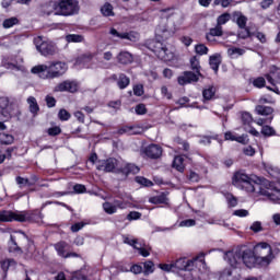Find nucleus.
Segmentation results:
<instances>
[{
	"label": "nucleus",
	"mask_w": 280,
	"mask_h": 280,
	"mask_svg": "<svg viewBox=\"0 0 280 280\" xmlns=\"http://www.w3.org/2000/svg\"><path fill=\"white\" fill-rule=\"evenodd\" d=\"M43 14L49 16L50 14H55V16H59L58 14V2L50 1L42 7Z\"/></svg>",
	"instance_id": "a211bd4d"
},
{
	"label": "nucleus",
	"mask_w": 280,
	"mask_h": 280,
	"mask_svg": "<svg viewBox=\"0 0 280 280\" xmlns=\"http://www.w3.org/2000/svg\"><path fill=\"white\" fill-rule=\"evenodd\" d=\"M117 84L119 89H126L130 84V78L126 77V74H120Z\"/></svg>",
	"instance_id": "4c0bfd02"
},
{
	"label": "nucleus",
	"mask_w": 280,
	"mask_h": 280,
	"mask_svg": "<svg viewBox=\"0 0 280 280\" xmlns=\"http://www.w3.org/2000/svg\"><path fill=\"white\" fill-rule=\"evenodd\" d=\"M203 100L205 102L209 100H213V96L215 95V88L210 86L202 91Z\"/></svg>",
	"instance_id": "e433bc0d"
},
{
	"label": "nucleus",
	"mask_w": 280,
	"mask_h": 280,
	"mask_svg": "<svg viewBox=\"0 0 280 280\" xmlns=\"http://www.w3.org/2000/svg\"><path fill=\"white\" fill-rule=\"evenodd\" d=\"M141 218V213L137 211H132L127 215L128 220H139Z\"/></svg>",
	"instance_id": "774afa93"
},
{
	"label": "nucleus",
	"mask_w": 280,
	"mask_h": 280,
	"mask_svg": "<svg viewBox=\"0 0 280 280\" xmlns=\"http://www.w3.org/2000/svg\"><path fill=\"white\" fill-rule=\"evenodd\" d=\"M144 154L150 159H159L163 154V149L159 144H150L144 149Z\"/></svg>",
	"instance_id": "f3484780"
},
{
	"label": "nucleus",
	"mask_w": 280,
	"mask_h": 280,
	"mask_svg": "<svg viewBox=\"0 0 280 280\" xmlns=\"http://www.w3.org/2000/svg\"><path fill=\"white\" fill-rule=\"evenodd\" d=\"M178 226L180 228V229H189V228H191V226H196V220H194V219H187V220H184V221H182L179 224H178Z\"/></svg>",
	"instance_id": "8fccbe9b"
},
{
	"label": "nucleus",
	"mask_w": 280,
	"mask_h": 280,
	"mask_svg": "<svg viewBox=\"0 0 280 280\" xmlns=\"http://www.w3.org/2000/svg\"><path fill=\"white\" fill-rule=\"evenodd\" d=\"M224 137L225 141H237V143H246V141H248L246 136H237L231 131L225 132Z\"/></svg>",
	"instance_id": "aec40b11"
},
{
	"label": "nucleus",
	"mask_w": 280,
	"mask_h": 280,
	"mask_svg": "<svg viewBox=\"0 0 280 280\" xmlns=\"http://www.w3.org/2000/svg\"><path fill=\"white\" fill-rule=\"evenodd\" d=\"M224 259L231 266V268L224 269L221 272L219 280L222 279V276L228 271L237 272L240 279H242V275L240 273L242 266H246V268H256V266L266 268L272 264L275 254H272V247L270 244L258 243L254 246L253 250L236 248L228 252L224 255Z\"/></svg>",
	"instance_id": "f257e3e1"
},
{
	"label": "nucleus",
	"mask_w": 280,
	"mask_h": 280,
	"mask_svg": "<svg viewBox=\"0 0 280 280\" xmlns=\"http://www.w3.org/2000/svg\"><path fill=\"white\" fill-rule=\"evenodd\" d=\"M124 243L136 248V250H138L139 255H141L142 257H150V247H145V246L139 244V242L137 240H135L130 236H125Z\"/></svg>",
	"instance_id": "ddd939ff"
},
{
	"label": "nucleus",
	"mask_w": 280,
	"mask_h": 280,
	"mask_svg": "<svg viewBox=\"0 0 280 280\" xmlns=\"http://www.w3.org/2000/svg\"><path fill=\"white\" fill-rule=\"evenodd\" d=\"M36 176H34L32 179L23 178V177H16V183L20 185V187H32V185L36 184Z\"/></svg>",
	"instance_id": "cd10ccee"
},
{
	"label": "nucleus",
	"mask_w": 280,
	"mask_h": 280,
	"mask_svg": "<svg viewBox=\"0 0 280 280\" xmlns=\"http://www.w3.org/2000/svg\"><path fill=\"white\" fill-rule=\"evenodd\" d=\"M109 34L114 38H120L122 40H130L131 43H137L139 40V33L137 32H129V33H119L115 28H110Z\"/></svg>",
	"instance_id": "4468645a"
},
{
	"label": "nucleus",
	"mask_w": 280,
	"mask_h": 280,
	"mask_svg": "<svg viewBox=\"0 0 280 280\" xmlns=\"http://www.w3.org/2000/svg\"><path fill=\"white\" fill-rule=\"evenodd\" d=\"M232 185L237 189H243L247 194H259L265 196L271 202L280 205V188L275 187V183L262 180L256 175L248 176L244 171L236 172L232 177Z\"/></svg>",
	"instance_id": "f03ea898"
},
{
	"label": "nucleus",
	"mask_w": 280,
	"mask_h": 280,
	"mask_svg": "<svg viewBox=\"0 0 280 280\" xmlns=\"http://www.w3.org/2000/svg\"><path fill=\"white\" fill-rule=\"evenodd\" d=\"M67 43H82L84 40V36L78 34H69L66 36Z\"/></svg>",
	"instance_id": "a19ab883"
},
{
	"label": "nucleus",
	"mask_w": 280,
	"mask_h": 280,
	"mask_svg": "<svg viewBox=\"0 0 280 280\" xmlns=\"http://www.w3.org/2000/svg\"><path fill=\"white\" fill-rule=\"evenodd\" d=\"M175 275L187 272L188 276L184 280H209V269L205 261V253H199L191 259L179 257L173 261Z\"/></svg>",
	"instance_id": "7ed1b4c3"
},
{
	"label": "nucleus",
	"mask_w": 280,
	"mask_h": 280,
	"mask_svg": "<svg viewBox=\"0 0 280 280\" xmlns=\"http://www.w3.org/2000/svg\"><path fill=\"white\" fill-rule=\"evenodd\" d=\"M144 275H152L154 272V262L148 260L143 264Z\"/></svg>",
	"instance_id": "5fc2aeb1"
},
{
	"label": "nucleus",
	"mask_w": 280,
	"mask_h": 280,
	"mask_svg": "<svg viewBox=\"0 0 280 280\" xmlns=\"http://www.w3.org/2000/svg\"><path fill=\"white\" fill-rule=\"evenodd\" d=\"M119 135H141L142 129L141 127L137 126H126L119 129Z\"/></svg>",
	"instance_id": "4be33fe9"
},
{
	"label": "nucleus",
	"mask_w": 280,
	"mask_h": 280,
	"mask_svg": "<svg viewBox=\"0 0 280 280\" xmlns=\"http://www.w3.org/2000/svg\"><path fill=\"white\" fill-rule=\"evenodd\" d=\"M0 143L2 145H11V143H14V136L5 132L0 133Z\"/></svg>",
	"instance_id": "c756f323"
},
{
	"label": "nucleus",
	"mask_w": 280,
	"mask_h": 280,
	"mask_svg": "<svg viewBox=\"0 0 280 280\" xmlns=\"http://www.w3.org/2000/svg\"><path fill=\"white\" fill-rule=\"evenodd\" d=\"M101 12L103 16H115V12H113V5L106 2L102 8Z\"/></svg>",
	"instance_id": "f704fd0d"
},
{
	"label": "nucleus",
	"mask_w": 280,
	"mask_h": 280,
	"mask_svg": "<svg viewBox=\"0 0 280 280\" xmlns=\"http://www.w3.org/2000/svg\"><path fill=\"white\" fill-rule=\"evenodd\" d=\"M256 89H264L266 86V79L264 77H258L249 81Z\"/></svg>",
	"instance_id": "de8ad7c7"
},
{
	"label": "nucleus",
	"mask_w": 280,
	"mask_h": 280,
	"mask_svg": "<svg viewBox=\"0 0 280 280\" xmlns=\"http://www.w3.org/2000/svg\"><path fill=\"white\" fill-rule=\"evenodd\" d=\"M2 67H4V69H10L11 71H23L24 68L23 66H16V63H12L10 61H7L5 59H2L1 61Z\"/></svg>",
	"instance_id": "2f4dec72"
},
{
	"label": "nucleus",
	"mask_w": 280,
	"mask_h": 280,
	"mask_svg": "<svg viewBox=\"0 0 280 280\" xmlns=\"http://www.w3.org/2000/svg\"><path fill=\"white\" fill-rule=\"evenodd\" d=\"M246 51L242 48H237V47H232L228 49V54L230 56V58H240V56H244Z\"/></svg>",
	"instance_id": "473e14b6"
},
{
	"label": "nucleus",
	"mask_w": 280,
	"mask_h": 280,
	"mask_svg": "<svg viewBox=\"0 0 280 280\" xmlns=\"http://www.w3.org/2000/svg\"><path fill=\"white\" fill-rule=\"evenodd\" d=\"M256 113L258 115H265L268 116L272 113V107L264 106V105H258L256 106Z\"/></svg>",
	"instance_id": "37998d69"
},
{
	"label": "nucleus",
	"mask_w": 280,
	"mask_h": 280,
	"mask_svg": "<svg viewBox=\"0 0 280 280\" xmlns=\"http://www.w3.org/2000/svg\"><path fill=\"white\" fill-rule=\"evenodd\" d=\"M261 135H264L265 137H275L276 135L275 128L270 126H262Z\"/></svg>",
	"instance_id": "09e8293b"
},
{
	"label": "nucleus",
	"mask_w": 280,
	"mask_h": 280,
	"mask_svg": "<svg viewBox=\"0 0 280 280\" xmlns=\"http://www.w3.org/2000/svg\"><path fill=\"white\" fill-rule=\"evenodd\" d=\"M14 25H19V19L16 18H9L2 23V27H4V30H10V27H14Z\"/></svg>",
	"instance_id": "58836bf2"
},
{
	"label": "nucleus",
	"mask_w": 280,
	"mask_h": 280,
	"mask_svg": "<svg viewBox=\"0 0 280 280\" xmlns=\"http://www.w3.org/2000/svg\"><path fill=\"white\" fill-rule=\"evenodd\" d=\"M266 80L269 84H271V86L268 85L267 89L279 95V88H277V84H280V68L272 66L269 73L266 74Z\"/></svg>",
	"instance_id": "9d476101"
},
{
	"label": "nucleus",
	"mask_w": 280,
	"mask_h": 280,
	"mask_svg": "<svg viewBox=\"0 0 280 280\" xmlns=\"http://www.w3.org/2000/svg\"><path fill=\"white\" fill-rule=\"evenodd\" d=\"M136 183L139 185H142L143 187H152V180L145 178V177H136Z\"/></svg>",
	"instance_id": "603ef678"
},
{
	"label": "nucleus",
	"mask_w": 280,
	"mask_h": 280,
	"mask_svg": "<svg viewBox=\"0 0 280 280\" xmlns=\"http://www.w3.org/2000/svg\"><path fill=\"white\" fill-rule=\"evenodd\" d=\"M241 121L246 132H249V135H253L254 137H259V131L253 128V116L250 115V113L243 112L241 114Z\"/></svg>",
	"instance_id": "f8f14e48"
},
{
	"label": "nucleus",
	"mask_w": 280,
	"mask_h": 280,
	"mask_svg": "<svg viewBox=\"0 0 280 280\" xmlns=\"http://www.w3.org/2000/svg\"><path fill=\"white\" fill-rule=\"evenodd\" d=\"M80 7L75 0H61L58 2L57 14L59 16H71V14H78Z\"/></svg>",
	"instance_id": "6e6552de"
},
{
	"label": "nucleus",
	"mask_w": 280,
	"mask_h": 280,
	"mask_svg": "<svg viewBox=\"0 0 280 280\" xmlns=\"http://www.w3.org/2000/svg\"><path fill=\"white\" fill-rule=\"evenodd\" d=\"M145 113H148V109L145 108L144 104H138L136 106V114L137 115H145Z\"/></svg>",
	"instance_id": "052dcab7"
},
{
	"label": "nucleus",
	"mask_w": 280,
	"mask_h": 280,
	"mask_svg": "<svg viewBox=\"0 0 280 280\" xmlns=\"http://www.w3.org/2000/svg\"><path fill=\"white\" fill-rule=\"evenodd\" d=\"M224 198L226 199L228 207H237V198L233 194L225 192Z\"/></svg>",
	"instance_id": "c03bdc74"
},
{
	"label": "nucleus",
	"mask_w": 280,
	"mask_h": 280,
	"mask_svg": "<svg viewBox=\"0 0 280 280\" xmlns=\"http://www.w3.org/2000/svg\"><path fill=\"white\" fill-rule=\"evenodd\" d=\"M150 202L152 205H167V202H170V199H167L166 194H161L159 196L152 197L150 199Z\"/></svg>",
	"instance_id": "bb28decb"
},
{
	"label": "nucleus",
	"mask_w": 280,
	"mask_h": 280,
	"mask_svg": "<svg viewBox=\"0 0 280 280\" xmlns=\"http://www.w3.org/2000/svg\"><path fill=\"white\" fill-rule=\"evenodd\" d=\"M118 62H120V65H130V62H132L133 58H132V54L128 52V51H121L118 55Z\"/></svg>",
	"instance_id": "393cba45"
},
{
	"label": "nucleus",
	"mask_w": 280,
	"mask_h": 280,
	"mask_svg": "<svg viewBox=\"0 0 280 280\" xmlns=\"http://www.w3.org/2000/svg\"><path fill=\"white\" fill-rule=\"evenodd\" d=\"M195 51L198 56H207L209 54V48L205 44H199L195 46Z\"/></svg>",
	"instance_id": "49530a36"
},
{
	"label": "nucleus",
	"mask_w": 280,
	"mask_h": 280,
	"mask_svg": "<svg viewBox=\"0 0 280 280\" xmlns=\"http://www.w3.org/2000/svg\"><path fill=\"white\" fill-rule=\"evenodd\" d=\"M173 34H175V32L170 31L165 24L159 25L155 28L156 39H152L147 43L148 49L153 51V54L164 62H171V60H174V52L170 51L161 40H167V38H171Z\"/></svg>",
	"instance_id": "20e7f679"
},
{
	"label": "nucleus",
	"mask_w": 280,
	"mask_h": 280,
	"mask_svg": "<svg viewBox=\"0 0 280 280\" xmlns=\"http://www.w3.org/2000/svg\"><path fill=\"white\" fill-rule=\"evenodd\" d=\"M179 40L185 47H190L191 43H194V39L187 35L182 36Z\"/></svg>",
	"instance_id": "4d7b16f0"
},
{
	"label": "nucleus",
	"mask_w": 280,
	"mask_h": 280,
	"mask_svg": "<svg viewBox=\"0 0 280 280\" xmlns=\"http://www.w3.org/2000/svg\"><path fill=\"white\" fill-rule=\"evenodd\" d=\"M103 209L105 213H108V215H113V213H117V206L110 202L103 203Z\"/></svg>",
	"instance_id": "a18cd8bd"
},
{
	"label": "nucleus",
	"mask_w": 280,
	"mask_h": 280,
	"mask_svg": "<svg viewBox=\"0 0 280 280\" xmlns=\"http://www.w3.org/2000/svg\"><path fill=\"white\" fill-rule=\"evenodd\" d=\"M220 280H240V273L233 271H225ZM245 280H261L257 277H249Z\"/></svg>",
	"instance_id": "412c9836"
},
{
	"label": "nucleus",
	"mask_w": 280,
	"mask_h": 280,
	"mask_svg": "<svg viewBox=\"0 0 280 280\" xmlns=\"http://www.w3.org/2000/svg\"><path fill=\"white\" fill-rule=\"evenodd\" d=\"M233 19L234 21H236V25H238L241 30H246V23H248V18L242 14V12L236 11L233 13Z\"/></svg>",
	"instance_id": "6ab92c4d"
},
{
	"label": "nucleus",
	"mask_w": 280,
	"mask_h": 280,
	"mask_svg": "<svg viewBox=\"0 0 280 280\" xmlns=\"http://www.w3.org/2000/svg\"><path fill=\"white\" fill-rule=\"evenodd\" d=\"M96 170L100 172H112L113 174H121L124 178L130 176V174H139V166L127 163L122 160L109 158L107 160H98L96 162Z\"/></svg>",
	"instance_id": "39448f33"
},
{
	"label": "nucleus",
	"mask_w": 280,
	"mask_h": 280,
	"mask_svg": "<svg viewBox=\"0 0 280 280\" xmlns=\"http://www.w3.org/2000/svg\"><path fill=\"white\" fill-rule=\"evenodd\" d=\"M223 31H222V26H220L219 24H217L215 27L211 28L209 34L206 36L207 40L211 42L213 40L214 36H222Z\"/></svg>",
	"instance_id": "c85d7f7f"
},
{
	"label": "nucleus",
	"mask_w": 280,
	"mask_h": 280,
	"mask_svg": "<svg viewBox=\"0 0 280 280\" xmlns=\"http://www.w3.org/2000/svg\"><path fill=\"white\" fill-rule=\"evenodd\" d=\"M69 66L62 61H52L49 65H38L32 68L31 73L39 75L43 80H54L65 75Z\"/></svg>",
	"instance_id": "423d86ee"
},
{
	"label": "nucleus",
	"mask_w": 280,
	"mask_h": 280,
	"mask_svg": "<svg viewBox=\"0 0 280 280\" xmlns=\"http://www.w3.org/2000/svg\"><path fill=\"white\" fill-rule=\"evenodd\" d=\"M130 272L133 275H141V272H143V267H141V265H133L130 268Z\"/></svg>",
	"instance_id": "e2e57ef3"
},
{
	"label": "nucleus",
	"mask_w": 280,
	"mask_h": 280,
	"mask_svg": "<svg viewBox=\"0 0 280 280\" xmlns=\"http://www.w3.org/2000/svg\"><path fill=\"white\" fill-rule=\"evenodd\" d=\"M27 104L30 105V110L33 113V115H36L38 113V103L36 102V98L34 96H30L27 98Z\"/></svg>",
	"instance_id": "c9c22d12"
},
{
	"label": "nucleus",
	"mask_w": 280,
	"mask_h": 280,
	"mask_svg": "<svg viewBox=\"0 0 280 280\" xmlns=\"http://www.w3.org/2000/svg\"><path fill=\"white\" fill-rule=\"evenodd\" d=\"M0 266L3 270V272H7L8 270H10V268H14L16 266V261H14V259L12 258H8L4 259L0 262Z\"/></svg>",
	"instance_id": "7c9ffc66"
},
{
	"label": "nucleus",
	"mask_w": 280,
	"mask_h": 280,
	"mask_svg": "<svg viewBox=\"0 0 280 280\" xmlns=\"http://www.w3.org/2000/svg\"><path fill=\"white\" fill-rule=\"evenodd\" d=\"M34 45L42 56H54V54L58 51V47H56V44L49 39H46L43 36L35 37Z\"/></svg>",
	"instance_id": "0eeeda50"
},
{
	"label": "nucleus",
	"mask_w": 280,
	"mask_h": 280,
	"mask_svg": "<svg viewBox=\"0 0 280 280\" xmlns=\"http://www.w3.org/2000/svg\"><path fill=\"white\" fill-rule=\"evenodd\" d=\"M265 170L269 174V176H271V178H279V176H280L279 167H277L270 163H267V164H265Z\"/></svg>",
	"instance_id": "a878e982"
},
{
	"label": "nucleus",
	"mask_w": 280,
	"mask_h": 280,
	"mask_svg": "<svg viewBox=\"0 0 280 280\" xmlns=\"http://www.w3.org/2000/svg\"><path fill=\"white\" fill-rule=\"evenodd\" d=\"M220 56L213 55L210 56V67L212 70H214V73H218V69H220Z\"/></svg>",
	"instance_id": "72a5a7b5"
},
{
	"label": "nucleus",
	"mask_w": 280,
	"mask_h": 280,
	"mask_svg": "<svg viewBox=\"0 0 280 280\" xmlns=\"http://www.w3.org/2000/svg\"><path fill=\"white\" fill-rule=\"evenodd\" d=\"M249 230L253 231L254 233H260V231H264V226L261 225L260 221H255L249 226Z\"/></svg>",
	"instance_id": "6e6d98bb"
},
{
	"label": "nucleus",
	"mask_w": 280,
	"mask_h": 280,
	"mask_svg": "<svg viewBox=\"0 0 280 280\" xmlns=\"http://www.w3.org/2000/svg\"><path fill=\"white\" fill-rule=\"evenodd\" d=\"M60 132H62L60 127H51L48 129L49 137H58V135H60Z\"/></svg>",
	"instance_id": "bf43d9fd"
},
{
	"label": "nucleus",
	"mask_w": 280,
	"mask_h": 280,
	"mask_svg": "<svg viewBox=\"0 0 280 280\" xmlns=\"http://www.w3.org/2000/svg\"><path fill=\"white\" fill-rule=\"evenodd\" d=\"M190 67L195 72L200 71V59L198 57L190 58Z\"/></svg>",
	"instance_id": "3c124183"
},
{
	"label": "nucleus",
	"mask_w": 280,
	"mask_h": 280,
	"mask_svg": "<svg viewBox=\"0 0 280 280\" xmlns=\"http://www.w3.org/2000/svg\"><path fill=\"white\" fill-rule=\"evenodd\" d=\"M55 93H62L68 91L69 93H75L78 91V83L75 81H63L55 86Z\"/></svg>",
	"instance_id": "dca6fc26"
},
{
	"label": "nucleus",
	"mask_w": 280,
	"mask_h": 280,
	"mask_svg": "<svg viewBox=\"0 0 280 280\" xmlns=\"http://www.w3.org/2000/svg\"><path fill=\"white\" fill-rule=\"evenodd\" d=\"M158 268H160V270H162L163 272H173L174 275H176V271L174 269V261L171 264H159Z\"/></svg>",
	"instance_id": "79ce46f5"
},
{
	"label": "nucleus",
	"mask_w": 280,
	"mask_h": 280,
	"mask_svg": "<svg viewBox=\"0 0 280 280\" xmlns=\"http://www.w3.org/2000/svg\"><path fill=\"white\" fill-rule=\"evenodd\" d=\"M27 220H30L27 212L0 211V222H27Z\"/></svg>",
	"instance_id": "1a4fd4ad"
},
{
	"label": "nucleus",
	"mask_w": 280,
	"mask_h": 280,
	"mask_svg": "<svg viewBox=\"0 0 280 280\" xmlns=\"http://www.w3.org/2000/svg\"><path fill=\"white\" fill-rule=\"evenodd\" d=\"M200 75H202L200 71H185L177 78V82L180 86H185V84H194V82H198L200 80Z\"/></svg>",
	"instance_id": "9b49d317"
},
{
	"label": "nucleus",
	"mask_w": 280,
	"mask_h": 280,
	"mask_svg": "<svg viewBox=\"0 0 280 280\" xmlns=\"http://www.w3.org/2000/svg\"><path fill=\"white\" fill-rule=\"evenodd\" d=\"M18 240H27V235L24 232H14L11 234L10 242H9V252L10 253H19L21 248L16 245Z\"/></svg>",
	"instance_id": "2eb2a0df"
},
{
	"label": "nucleus",
	"mask_w": 280,
	"mask_h": 280,
	"mask_svg": "<svg viewBox=\"0 0 280 280\" xmlns=\"http://www.w3.org/2000/svg\"><path fill=\"white\" fill-rule=\"evenodd\" d=\"M133 93H135V95H137L138 97H141V95H143V85H141V84L135 85V86H133Z\"/></svg>",
	"instance_id": "338daca9"
},
{
	"label": "nucleus",
	"mask_w": 280,
	"mask_h": 280,
	"mask_svg": "<svg viewBox=\"0 0 280 280\" xmlns=\"http://www.w3.org/2000/svg\"><path fill=\"white\" fill-rule=\"evenodd\" d=\"M175 141H176V143L182 145V149H184L185 152L189 151V143H187V141H185V140L180 139V138H177Z\"/></svg>",
	"instance_id": "0e129e2a"
},
{
	"label": "nucleus",
	"mask_w": 280,
	"mask_h": 280,
	"mask_svg": "<svg viewBox=\"0 0 280 280\" xmlns=\"http://www.w3.org/2000/svg\"><path fill=\"white\" fill-rule=\"evenodd\" d=\"M231 21V13H223L217 19V25L222 27V25H226Z\"/></svg>",
	"instance_id": "ea45409f"
},
{
	"label": "nucleus",
	"mask_w": 280,
	"mask_h": 280,
	"mask_svg": "<svg viewBox=\"0 0 280 280\" xmlns=\"http://www.w3.org/2000/svg\"><path fill=\"white\" fill-rule=\"evenodd\" d=\"M73 190L75 194H84V191H86V186L82 184H77L73 186Z\"/></svg>",
	"instance_id": "680f3d73"
},
{
	"label": "nucleus",
	"mask_w": 280,
	"mask_h": 280,
	"mask_svg": "<svg viewBox=\"0 0 280 280\" xmlns=\"http://www.w3.org/2000/svg\"><path fill=\"white\" fill-rule=\"evenodd\" d=\"M173 167L177 170V172H185V155L175 156Z\"/></svg>",
	"instance_id": "5701e85b"
},
{
	"label": "nucleus",
	"mask_w": 280,
	"mask_h": 280,
	"mask_svg": "<svg viewBox=\"0 0 280 280\" xmlns=\"http://www.w3.org/2000/svg\"><path fill=\"white\" fill-rule=\"evenodd\" d=\"M55 249L57 252V254L59 255V257H67V253L69 250V244L65 243V242H59L57 244H55Z\"/></svg>",
	"instance_id": "b1692460"
},
{
	"label": "nucleus",
	"mask_w": 280,
	"mask_h": 280,
	"mask_svg": "<svg viewBox=\"0 0 280 280\" xmlns=\"http://www.w3.org/2000/svg\"><path fill=\"white\" fill-rule=\"evenodd\" d=\"M248 210L245 209H238L233 212V215H236L237 218H248Z\"/></svg>",
	"instance_id": "13d9d810"
},
{
	"label": "nucleus",
	"mask_w": 280,
	"mask_h": 280,
	"mask_svg": "<svg viewBox=\"0 0 280 280\" xmlns=\"http://www.w3.org/2000/svg\"><path fill=\"white\" fill-rule=\"evenodd\" d=\"M60 121H69L71 119V114L67 109H60L58 113Z\"/></svg>",
	"instance_id": "864d4df0"
},
{
	"label": "nucleus",
	"mask_w": 280,
	"mask_h": 280,
	"mask_svg": "<svg viewBox=\"0 0 280 280\" xmlns=\"http://www.w3.org/2000/svg\"><path fill=\"white\" fill-rule=\"evenodd\" d=\"M243 152H244V154H245L246 156H255V149H254L253 147H250V145L245 147V148L243 149Z\"/></svg>",
	"instance_id": "69168bd1"
}]
</instances>
